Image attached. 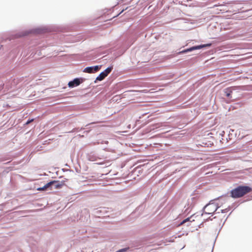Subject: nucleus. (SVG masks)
<instances>
[{"label":"nucleus","instance_id":"nucleus-2","mask_svg":"<svg viewBox=\"0 0 252 252\" xmlns=\"http://www.w3.org/2000/svg\"><path fill=\"white\" fill-rule=\"evenodd\" d=\"M63 185H64V182L53 181L48 183L43 187L38 188L37 190H44L51 186H53L54 189H59L62 188Z\"/></svg>","mask_w":252,"mask_h":252},{"label":"nucleus","instance_id":"nucleus-12","mask_svg":"<svg viewBox=\"0 0 252 252\" xmlns=\"http://www.w3.org/2000/svg\"><path fill=\"white\" fill-rule=\"evenodd\" d=\"M33 119H31L30 120H28L27 123H26V125H28L30 123H31V122H33Z\"/></svg>","mask_w":252,"mask_h":252},{"label":"nucleus","instance_id":"nucleus-8","mask_svg":"<svg viewBox=\"0 0 252 252\" xmlns=\"http://www.w3.org/2000/svg\"><path fill=\"white\" fill-rule=\"evenodd\" d=\"M225 93L226 94V96L227 97H230L231 96V94L232 93V91L230 88H227L225 90Z\"/></svg>","mask_w":252,"mask_h":252},{"label":"nucleus","instance_id":"nucleus-7","mask_svg":"<svg viewBox=\"0 0 252 252\" xmlns=\"http://www.w3.org/2000/svg\"><path fill=\"white\" fill-rule=\"evenodd\" d=\"M106 74H104V73L102 72L100 73V74L97 77L96 80L99 81H101L103 80L106 77Z\"/></svg>","mask_w":252,"mask_h":252},{"label":"nucleus","instance_id":"nucleus-5","mask_svg":"<svg viewBox=\"0 0 252 252\" xmlns=\"http://www.w3.org/2000/svg\"><path fill=\"white\" fill-rule=\"evenodd\" d=\"M101 67V66L96 65L94 66H90L86 67L83 72L88 73H93L98 71Z\"/></svg>","mask_w":252,"mask_h":252},{"label":"nucleus","instance_id":"nucleus-6","mask_svg":"<svg viewBox=\"0 0 252 252\" xmlns=\"http://www.w3.org/2000/svg\"><path fill=\"white\" fill-rule=\"evenodd\" d=\"M81 83L80 79L75 78L73 81L69 82L68 85L70 88H73L79 86Z\"/></svg>","mask_w":252,"mask_h":252},{"label":"nucleus","instance_id":"nucleus-3","mask_svg":"<svg viewBox=\"0 0 252 252\" xmlns=\"http://www.w3.org/2000/svg\"><path fill=\"white\" fill-rule=\"evenodd\" d=\"M218 209V207L215 203H209L204 207L203 213L209 215L213 214Z\"/></svg>","mask_w":252,"mask_h":252},{"label":"nucleus","instance_id":"nucleus-11","mask_svg":"<svg viewBox=\"0 0 252 252\" xmlns=\"http://www.w3.org/2000/svg\"><path fill=\"white\" fill-rule=\"evenodd\" d=\"M127 249H128V248L123 249L120 250L119 251H118L117 252H125V251H126Z\"/></svg>","mask_w":252,"mask_h":252},{"label":"nucleus","instance_id":"nucleus-9","mask_svg":"<svg viewBox=\"0 0 252 252\" xmlns=\"http://www.w3.org/2000/svg\"><path fill=\"white\" fill-rule=\"evenodd\" d=\"M112 67H109L107 68L104 71H103V73H104V74H106V76H107L112 71Z\"/></svg>","mask_w":252,"mask_h":252},{"label":"nucleus","instance_id":"nucleus-1","mask_svg":"<svg viewBox=\"0 0 252 252\" xmlns=\"http://www.w3.org/2000/svg\"><path fill=\"white\" fill-rule=\"evenodd\" d=\"M248 186H239L231 191V196L234 198H240L252 191Z\"/></svg>","mask_w":252,"mask_h":252},{"label":"nucleus","instance_id":"nucleus-10","mask_svg":"<svg viewBox=\"0 0 252 252\" xmlns=\"http://www.w3.org/2000/svg\"><path fill=\"white\" fill-rule=\"evenodd\" d=\"M191 218L190 217V218H188L185 219L184 220H183L181 222L180 225H182V224H184V223H186L187 222H191L192 221H194L193 220H191Z\"/></svg>","mask_w":252,"mask_h":252},{"label":"nucleus","instance_id":"nucleus-4","mask_svg":"<svg viewBox=\"0 0 252 252\" xmlns=\"http://www.w3.org/2000/svg\"><path fill=\"white\" fill-rule=\"evenodd\" d=\"M211 45V44H203V45H198V46H193L189 49L184 50L181 51L180 53H187L188 52L192 51L194 50L200 49L203 47H209Z\"/></svg>","mask_w":252,"mask_h":252},{"label":"nucleus","instance_id":"nucleus-13","mask_svg":"<svg viewBox=\"0 0 252 252\" xmlns=\"http://www.w3.org/2000/svg\"><path fill=\"white\" fill-rule=\"evenodd\" d=\"M225 211H228L227 210V209H225V210H221V212H222V213H224V212H225Z\"/></svg>","mask_w":252,"mask_h":252}]
</instances>
